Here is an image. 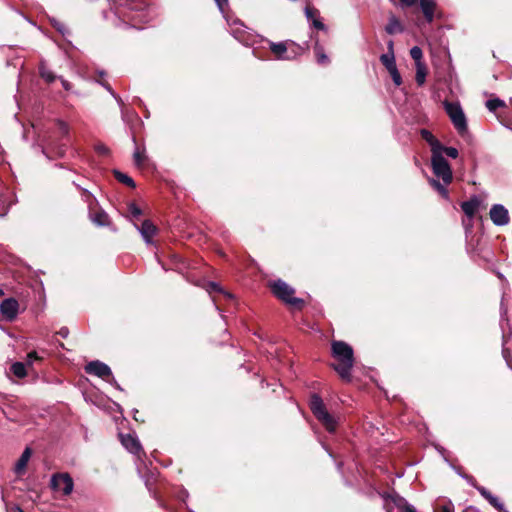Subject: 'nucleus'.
Returning <instances> with one entry per match:
<instances>
[{
  "instance_id": "f257e3e1",
  "label": "nucleus",
  "mask_w": 512,
  "mask_h": 512,
  "mask_svg": "<svg viewBox=\"0 0 512 512\" xmlns=\"http://www.w3.org/2000/svg\"><path fill=\"white\" fill-rule=\"evenodd\" d=\"M332 354L339 361V364L335 365L334 369L341 378L348 380L354 363L352 347L343 341H333Z\"/></svg>"
},
{
  "instance_id": "f03ea898",
  "label": "nucleus",
  "mask_w": 512,
  "mask_h": 512,
  "mask_svg": "<svg viewBox=\"0 0 512 512\" xmlns=\"http://www.w3.org/2000/svg\"><path fill=\"white\" fill-rule=\"evenodd\" d=\"M310 409L327 431L334 432L336 430L337 420L327 411L321 397L317 394H313L310 398Z\"/></svg>"
},
{
  "instance_id": "7ed1b4c3",
  "label": "nucleus",
  "mask_w": 512,
  "mask_h": 512,
  "mask_svg": "<svg viewBox=\"0 0 512 512\" xmlns=\"http://www.w3.org/2000/svg\"><path fill=\"white\" fill-rule=\"evenodd\" d=\"M443 106L458 133L466 134L468 131L467 119L460 103L444 101Z\"/></svg>"
},
{
  "instance_id": "20e7f679",
  "label": "nucleus",
  "mask_w": 512,
  "mask_h": 512,
  "mask_svg": "<svg viewBox=\"0 0 512 512\" xmlns=\"http://www.w3.org/2000/svg\"><path fill=\"white\" fill-rule=\"evenodd\" d=\"M273 294L283 302L300 308L304 301L301 298L294 297V289L282 280H276L270 284Z\"/></svg>"
},
{
  "instance_id": "39448f33",
  "label": "nucleus",
  "mask_w": 512,
  "mask_h": 512,
  "mask_svg": "<svg viewBox=\"0 0 512 512\" xmlns=\"http://www.w3.org/2000/svg\"><path fill=\"white\" fill-rule=\"evenodd\" d=\"M431 164L435 176L441 178L445 185H449L452 181V171L442 151L432 154Z\"/></svg>"
},
{
  "instance_id": "423d86ee",
  "label": "nucleus",
  "mask_w": 512,
  "mask_h": 512,
  "mask_svg": "<svg viewBox=\"0 0 512 512\" xmlns=\"http://www.w3.org/2000/svg\"><path fill=\"white\" fill-rule=\"evenodd\" d=\"M270 50L278 60H290L294 57V43L291 41L269 43Z\"/></svg>"
},
{
  "instance_id": "0eeeda50",
  "label": "nucleus",
  "mask_w": 512,
  "mask_h": 512,
  "mask_svg": "<svg viewBox=\"0 0 512 512\" xmlns=\"http://www.w3.org/2000/svg\"><path fill=\"white\" fill-rule=\"evenodd\" d=\"M51 486L54 490L61 492L64 495H69L73 490L74 484L69 474L59 473L52 476Z\"/></svg>"
},
{
  "instance_id": "6e6552de",
  "label": "nucleus",
  "mask_w": 512,
  "mask_h": 512,
  "mask_svg": "<svg viewBox=\"0 0 512 512\" xmlns=\"http://www.w3.org/2000/svg\"><path fill=\"white\" fill-rule=\"evenodd\" d=\"M85 371L88 374H92L95 376H98L102 379H107L109 377H112V371L110 367L98 360L91 361L85 366Z\"/></svg>"
},
{
  "instance_id": "1a4fd4ad",
  "label": "nucleus",
  "mask_w": 512,
  "mask_h": 512,
  "mask_svg": "<svg viewBox=\"0 0 512 512\" xmlns=\"http://www.w3.org/2000/svg\"><path fill=\"white\" fill-rule=\"evenodd\" d=\"M0 312L2 316L8 320L13 321L19 312V303L14 298H7L0 304Z\"/></svg>"
},
{
  "instance_id": "9d476101",
  "label": "nucleus",
  "mask_w": 512,
  "mask_h": 512,
  "mask_svg": "<svg viewBox=\"0 0 512 512\" xmlns=\"http://www.w3.org/2000/svg\"><path fill=\"white\" fill-rule=\"evenodd\" d=\"M128 6L132 11L136 12L135 16H131L130 18L136 22H149L151 20V11L150 9H146V5L142 2L138 1H129Z\"/></svg>"
},
{
  "instance_id": "9b49d317",
  "label": "nucleus",
  "mask_w": 512,
  "mask_h": 512,
  "mask_svg": "<svg viewBox=\"0 0 512 512\" xmlns=\"http://www.w3.org/2000/svg\"><path fill=\"white\" fill-rule=\"evenodd\" d=\"M490 218L497 226H504L509 223L508 210L501 204H495L490 209Z\"/></svg>"
},
{
  "instance_id": "f8f14e48",
  "label": "nucleus",
  "mask_w": 512,
  "mask_h": 512,
  "mask_svg": "<svg viewBox=\"0 0 512 512\" xmlns=\"http://www.w3.org/2000/svg\"><path fill=\"white\" fill-rule=\"evenodd\" d=\"M231 33L235 39L244 45H249L251 43L252 34L247 31V28L240 21H234L231 25Z\"/></svg>"
},
{
  "instance_id": "ddd939ff",
  "label": "nucleus",
  "mask_w": 512,
  "mask_h": 512,
  "mask_svg": "<svg viewBox=\"0 0 512 512\" xmlns=\"http://www.w3.org/2000/svg\"><path fill=\"white\" fill-rule=\"evenodd\" d=\"M134 226L140 232L144 241L151 244L153 236L157 233V227L150 220L143 221L140 226L137 224H134Z\"/></svg>"
},
{
  "instance_id": "4468645a",
  "label": "nucleus",
  "mask_w": 512,
  "mask_h": 512,
  "mask_svg": "<svg viewBox=\"0 0 512 512\" xmlns=\"http://www.w3.org/2000/svg\"><path fill=\"white\" fill-rule=\"evenodd\" d=\"M121 443L129 452L133 454L138 455L142 450L138 439L131 434L121 435Z\"/></svg>"
},
{
  "instance_id": "2eb2a0df",
  "label": "nucleus",
  "mask_w": 512,
  "mask_h": 512,
  "mask_svg": "<svg viewBox=\"0 0 512 512\" xmlns=\"http://www.w3.org/2000/svg\"><path fill=\"white\" fill-rule=\"evenodd\" d=\"M478 492L499 512H506L504 504L484 487H477Z\"/></svg>"
},
{
  "instance_id": "dca6fc26",
  "label": "nucleus",
  "mask_w": 512,
  "mask_h": 512,
  "mask_svg": "<svg viewBox=\"0 0 512 512\" xmlns=\"http://www.w3.org/2000/svg\"><path fill=\"white\" fill-rule=\"evenodd\" d=\"M481 205V200L478 196H473L470 200L465 201L461 204V208L463 212L469 217L472 218L478 208Z\"/></svg>"
},
{
  "instance_id": "f3484780",
  "label": "nucleus",
  "mask_w": 512,
  "mask_h": 512,
  "mask_svg": "<svg viewBox=\"0 0 512 512\" xmlns=\"http://www.w3.org/2000/svg\"><path fill=\"white\" fill-rule=\"evenodd\" d=\"M31 455H32L31 448L26 447L25 450L23 451L22 455L20 456V458L18 459V461L15 464L14 471L16 474L22 475L25 472L26 466L31 458Z\"/></svg>"
},
{
  "instance_id": "a211bd4d",
  "label": "nucleus",
  "mask_w": 512,
  "mask_h": 512,
  "mask_svg": "<svg viewBox=\"0 0 512 512\" xmlns=\"http://www.w3.org/2000/svg\"><path fill=\"white\" fill-rule=\"evenodd\" d=\"M421 136L430 145L432 154L442 151L441 143L434 137V135L426 130H421Z\"/></svg>"
},
{
  "instance_id": "6ab92c4d",
  "label": "nucleus",
  "mask_w": 512,
  "mask_h": 512,
  "mask_svg": "<svg viewBox=\"0 0 512 512\" xmlns=\"http://www.w3.org/2000/svg\"><path fill=\"white\" fill-rule=\"evenodd\" d=\"M435 6L436 3L434 0H420V7L428 22H432L434 18Z\"/></svg>"
},
{
  "instance_id": "aec40b11",
  "label": "nucleus",
  "mask_w": 512,
  "mask_h": 512,
  "mask_svg": "<svg viewBox=\"0 0 512 512\" xmlns=\"http://www.w3.org/2000/svg\"><path fill=\"white\" fill-rule=\"evenodd\" d=\"M385 30L388 34L393 35L396 33H401L403 31V26L401 25L397 17L392 14L389 17V22L386 25Z\"/></svg>"
},
{
  "instance_id": "412c9836",
  "label": "nucleus",
  "mask_w": 512,
  "mask_h": 512,
  "mask_svg": "<svg viewBox=\"0 0 512 512\" xmlns=\"http://www.w3.org/2000/svg\"><path fill=\"white\" fill-rule=\"evenodd\" d=\"M90 219L99 226H105L109 223V217L103 210L91 211Z\"/></svg>"
},
{
  "instance_id": "4be33fe9",
  "label": "nucleus",
  "mask_w": 512,
  "mask_h": 512,
  "mask_svg": "<svg viewBox=\"0 0 512 512\" xmlns=\"http://www.w3.org/2000/svg\"><path fill=\"white\" fill-rule=\"evenodd\" d=\"M393 504L396 508L399 509L401 512H414L416 509L414 506L410 505L406 499L400 496H395L392 498Z\"/></svg>"
},
{
  "instance_id": "5701e85b",
  "label": "nucleus",
  "mask_w": 512,
  "mask_h": 512,
  "mask_svg": "<svg viewBox=\"0 0 512 512\" xmlns=\"http://www.w3.org/2000/svg\"><path fill=\"white\" fill-rule=\"evenodd\" d=\"M427 74V69L424 63H417L416 65V82L419 86H422L425 83Z\"/></svg>"
},
{
  "instance_id": "b1692460",
  "label": "nucleus",
  "mask_w": 512,
  "mask_h": 512,
  "mask_svg": "<svg viewBox=\"0 0 512 512\" xmlns=\"http://www.w3.org/2000/svg\"><path fill=\"white\" fill-rule=\"evenodd\" d=\"M11 371L17 378H24L27 375L26 366L22 362L13 363Z\"/></svg>"
},
{
  "instance_id": "393cba45",
  "label": "nucleus",
  "mask_w": 512,
  "mask_h": 512,
  "mask_svg": "<svg viewBox=\"0 0 512 512\" xmlns=\"http://www.w3.org/2000/svg\"><path fill=\"white\" fill-rule=\"evenodd\" d=\"M380 60L388 71L396 67L395 58L392 52L381 55Z\"/></svg>"
},
{
  "instance_id": "a878e982",
  "label": "nucleus",
  "mask_w": 512,
  "mask_h": 512,
  "mask_svg": "<svg viewBox=\"0 0 512 512\" xmlns=\"http://www.w3.org/2000/svg\"><path fill=\"white\" fill-rule=\"evenodd\" d=\"M114 175H115L116 179H117L119 182H121V183H123V184H126V185H128V186H130V187H132V188H134V187H135V182H134V180H133L131 177H129L128 175H126V174H124V173H122V172H120V171H115V172H114Z\"/></svg>"
},
{
  "instance_id": "bb28decb",
  "label": "nucleus",
  "mask_w": 512,
  "mask_h": 512,
  "mask_svg": "<svg viewBox=\"0 0 512 512\" xmlns=\"http://www.w3.org/2000/svg\"><path fill=\"white\" fill-rule=\"evenodd\" d=\"M206 290L209 294H212L214 292H220L223 293L225 297L232 298V295L228 292H224L220 285L216 282H209L206 286Z\"/></svg>"
},
{
  "instance_id": "cd10ccee",
  "label": "nucleus",
  "mask_w": 512,
  "mask_h": 512,
  "mask_svg": "<svg viewBox=\"0 0 512 512\" xmlns=\"http://www.w3.org/2000/svg\"><path fill=\"white\" fill-rule=\"evenodd\" d=\"M40 75L48 83L56 79V76L43 64L40 66Z\"/></svg>"
},
{
  "instance_id": "c85d7f7f",
  "label": "nucleus",
  "mask_w": 512,
  "mask_h": 512,
  "mask_svg": "<svg viewBox=\"0 0 512 512\" xmlns=\"http://www.w3.org/2000/svg\"><path fill=\"white\" fill-rule=\"evenodd\" d=\"M503 106H505V103L499 98L490 99L486 102V107L491 112H494L496 109Z\"/></svg>"
},
{
  "instance_id": "c756f323",
  "label": "nucleus",
  "mask_w": 512,
  "mask_h": 512,
  "mask_svg": "<svg viewBox=\"0 0 512 512\" xmlns=\"http://www.w3.org/2000/svg\"><path fill=\"white\" fill-rule=\"evenodd\" d=\"M315 55L317 58V62L319 64L324 65L329 62V59H328L327 55L324 53L323 48L319 45L315 46Z\"/></svg>"
},
{
  "instance_id": "7c9ffc66",
  "label": "nucleus",
  "mask_w": 512,
  "mask_h": 512,
  "mask_svg": "<svg viewBox=\"0 0 512 512\" xmlns=\"http://www.w3.org/2000/svg\"><path fill=\"white\" fill-rule=\"evenodd\" d=\"M430 184L445 198L448 197V191L446 189V186L444 183L441 184L437 180L431 179Z\"/></svg>"
},
{
  "instance_id": "2f4dec72",
  "label": "nucleus",
  "mask_w": 512,
  "mask_h": 512,
  "mask_svg": "<svg viewBox=\"0 0 512 512\" xmlns=\"http://www.w3.org/2000/svg\"><path fill=\"white\" fill-rule=\"evenodd\" d=\"M410 55H411L412 59L415 60V65H417V63H423L422 62L423 53H422L421 48H419L418 46H414L411 48Z\"/></svg>"
},
{
  "instance_id": "473e14b6",
  "label": "nucleus",
  "mask_w": 512,
  "mask_h": 512,
  "mask_svg": "<svg viewBox=\"0 0 512 512\" xmlns=\"http://www.w3.org/2000/svg\"><path fill=\"white\" fill-rule=\"evenodd\" d=\"M133 158H134L135 165L138 167L142 166L146 160V156H145L144 152L140 151L139 149L135 150V152L133 154Z\"/></svg>"
},
{
  "instance_id": "72a5a7b5",
  "label": "nucleus",
  "mask_w": 512,
  "mask_h": 512,
  "mask_svg": "<svg viewBox=\"0 0 512 512\" xmlns=\"http://www.w3.org/2000/svg\"><path fill=\"white\" fill-rule=\"evenodd\" d=\"M388 72L391 75L394 84L396 86H400L402 84V78H401V75H400V73H399V71L397 69V66L394 67L393 69H391Z\"/></svg>"
},
{
  "instance_id": "f704fd0d",
  "label": "nucleus",
  "mask_w": 512,
  "mask_h": 512,
  "mask_svg": "<svg viewBox=\"0 0 512 512\" xmlns=\"http://www.w3.org/2000/svg\"><path fill=\"white\" fill-rule=\"evenodd\" d=\"M305 15L309 21L313 22L314 18H319V11L315 8L307 6L305 8Z\"/></svg>"
},
{
  "instance_id": "c9c22d12",
  "label": "nucleus",
  "mask_w": 512,
  "mask_h": 512,
  "mask_svg": "<svg viewBox=\"0 0 512 512\" xmlns=\"http://www.w3.org/2000/svg\"><path fill=\"white\" fill-rule=\"evenodd\" d=\"M445 153L447 156L451 158L458 157V150L454 147H443L442 146V154Z\"/></svg>"
},
{
  "instance_id": "e433bc0d",
  "label": "nucleus",
  "mask_w": 512,
  "mask_h": 512,
  "mask_svg": "<svg viewBox=\"0 0 512 512\" xmlns=\"http://www.w3.org/2000/svg\"><path fill=\"white\" fill-rule=\"evenodd\" d=\"M128 209L130 214L135 218L139 217L142 213L141 209L135 203H130Z\"/></svg>"
},
{
  "instance_id": "4c0bfd02",
  "label": "nucleus",
  "mask_w": 512,
  "mask_h": 512,
  "mask_svg": "<svg viewBox=\"0 0 512 512\" xmlns=\"http://www.w3.org/2000/svg\"><path fill=\"white\" fill-rule=\"evenodd\" d=\"M41 358L38 356V354L35 351L30 352L27 355V365H32L34 361L40 360Z\"/></svg>"
},
{
  "instance_id": "58836bf2",
  "label": "nucleus",
  "mask_w": 512,
  "mask_h": 512,
  "mask_svg": "<svg viewBox=\"0 0 512 512\" xmlns=\"http://www.w3.org/2000/svg\"><path fill=\"white\" fill-rule=\"evenodd\" d=\"M440 512H454V506L451 502H448L441 506Z\"/></svg>"
},
{
  "instance_id": "ea45409f",
  "label": "nucleus",
  "mask_w": 512,
  "mask_h": 512,
  "mask_svg": "<svg viewBox=\"0 0 512 512\" xmlns=\"http://www.w3.org/2000/svg\"><path fill=\"white\" fill-rule=\"evenodd\" d=\"M312 25L316 29H318V30H324L325 29V25L322 23V21L319 18H314L313 22H312Z\"/></svg>"
},
{
  "instance_id": "a19ab883",
  "label": "nucleus",
  "mask_w": 512,
  "mask_h": 512,
  "mask_svg": "<svg viewBox=\"0 0 512 512\" xmlns=\"http://www.w3.org/2000/svg\"><path fill=\"white\" fill-rule=\"evenodd\" d=\"M102 85L105 87V89L107 91H109L111 93V95L117 100L118 103H122L121 98L113 92V90L109 84L103 83Z\"/></svg>"
},
{
  "instance_id": "79ce46f5",
  "label": "nucleus",
  "mask_w": 512,
  "mask_h": 512,
  "mask_svg": "<svg viewBox=\"0 0 512 512\" xmlns=\"http://www.w3.org/2000/svg\"><path fill=\"white\" fill-rule=\"evenodd\" d=\"M96 151L102 155H106L109 152V149L104 144H99L96 146Z\"/></svg>"
},
{
  "instance_id": "37998d69",
  "label": "nucleus",
  "mask_w": 512,
  "mask_h": 512,
  "mask_svg": "<svg viewBox=\"0 0 512 512\" xmlns=\"http://www.w3.org/2000/svg\"><path fill=\"white\" fill-rule=\"evenodd\" d=\"M54 27L62 34L65 33V26L63 24L56 22L54 23Z\"/></svg>"
},
{
  "instance_id": "c03bdc74",
  "label": "nucleus",
  "mask_w": 512,
  "mask_h": 512,
  "mask_svg": "<svg viewBox=\"0 0 512 512\" xmlns=\"http://www.w3.org/2000/svg\"><path fill=\"white\" fill-rule=\"evenodd\" d=\"M220 10H223L224 6L227 5L228 0H215Z\"/></svg>"
},
{
  "instance_id": "a18cd8bd",
  "label": "nucleus",
  "mask_w": 512,
  "mask_h": 512,
  "mask_svg": "<svg viewBox=\"0 0 512 512\" xmlns=\"http://www.w3.org/2000/svg\"><path fill=\"white\" fill-rule=\"evenodd\" d=\"M402 5L410 7L413 6L417 0H400Z\"/></svg>"
},
{
  "instance_id": "49530a36",
  "label": "nucleus",
  "mask_w": 512,
  "mask_h": 512,
  "mask_svg": "<svg viewBox=\"0 0 512 512\" xmlns=\"http://www.w3.org/2000/svg\"><path fill=\"white\" fill-rule=\"evenodd\" d=\"M465 478L467 479V481L469 482V484H471V485H472L473 487H475L476 489H477V487H480L479 485H477L476 480H475L473 477H471V476H469V477H468V476H466Z\"/></svg>"
},
{
  "instance_id": "de8ad7c7",
  "label": "nucleus",
  "mask_w": 512,
  "mask_h": 512,
  "mask_svg": "<svg viewBox=\"0 0 512 512\" xmlns=\"http://www.w3.org/2000/svg\"><path fill=\"white\" fill-rule=\"evenodd\" d=\"M59 335H61L63 338H66L69 334V331L66 327H63L58 332Z\"/></svg>"
},
{
  "instance_id": "09e8293b",
  "label": "nucleus",
  "mask_w": 512,
  "mask_h": 512,
  "mask_svg": "<svg viewBox=\"0 0 512 512\" xmlns=\"http://www.w3.org/2000/svg\"><path fill=\"white\" fill-rule=\"evenodd\" d=\"M61 82H62V85L64 87L65 90H70L71 86H70V83L64 79H61Z\"/></svg>"
},
{
  "instance_id": "8fccbe9b",
  "label": "nucleus",
  "mask_w": 512,
  "mask_h": 512,
  "mask_svg": "<svg viewBox=\"0 0 512 512\" xmlns=\"http://www.w3.org/2000/svg\"><path fill=\"white\" fill-rule=\"evenodd\" d=\"M60 129L65 134L68 132V126L63 122H60Z\"/></svg>"
},
{
  "instance_id": "3c124183",
  "label": "nucleus",
  "mask_w": 512,
  "mask_h": 512,
  "mask_svg": "<svg viewBox=\"0 0 512 512\" xmlns=\"http://www.w3.org/2000/svg\"><path fill=\"white\" fill-rule=\"evenodd\" d=\"M110 382L113 383L116 387H119L118 384L116 383V380H114L113 377H112V380Z\"/></svg>"
},
{
  "instance_id": "603ef678",
  "label": "nucleus",
  "mask_w": 512,
  "mask_h": 512,
  "mask_svg": "<svg viewBox=\"0 0 512 512\" xmlns=\"http://www.w3.org/2000/svg\"><path fill=\"white\" fill-rule=\"evenodd\" d=\"M388 47H389L390 50H392V48H393V42L392 41L389 42Z\"/></svg>"
},
{
  "instance_id": "864d4df0",
  "label": "nucleus",
  "mask_w": 512,
  "mask_h": 512,
  "mask_svg": "<svg viewBox=\"0 0 512 512\" xmlns=\"http://www.w3.org/2000/svg\"><path fill=\"white\" fill-rule=\"evenodd\" d=\"M145 483H146V486H147V487H149V485H150V480H148V479H147V480L145 481Z\"/></svg>"
},
{
  "instance_id": "5fc2aeb1",
  "label": "nucleus",
  "mask_w": 512,
  "mask_h": 512,
  "mask_svg": "<svg viewBox=\"0 0 512 512\" xmlns=\"http://www.w3.org/2000/svg\"><path fill=\"white\" fill-rule=\"evenodd\" d=\"M4 295V292L3 290L0 288V296H3Z\"/></svg>"
},
{
  "instance_id": "6e6d98bb",
  "label": "nucleus",
  "mask_w": 512,
  "mask_h": 512,
  "mask_svg": "<svg viewBox=\"0 0 512 512\" xmlns=\"http://www.w3.org/2000/svg\"><path fill=\"white\" fill-rule=\"evenodd\" d=\"M387 512H392V509L391 508H388V511Z\"/></svg>"
},
{
  "instance_id": "4d7b16f0",
  "label": "nucleus",
  "mask_w": 512,
  "mask_h": 512,
  "mask_svg": "<svg viewBox=\"0 0 512 512\" xmlns=\"http://www.w3.org/2000/svg\"><path fill=\"white\" fill-rule=\"evenodd\" d=\"M414 512H417V511H414Z\"/></svg>"
}]
</instances>
